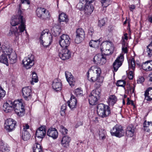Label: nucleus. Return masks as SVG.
Listing matches in <instances>:
<instances>
[{
	"label": "nucleus",
	"instance_id": "1",
	"mask_svg": "<svg viewBox=\"0 0 152 152\" xmlns=\"http://www.w3.org/2000/svg\"><path fill=\"white\" fill-rule=\"evenodd\" d=\"M102 72L100 68L98 66H91L88 72L87 77L88 78L90 77V81L92 82H95L97 79L100 77Z\"/></svg>",
	"mask_w": 152,
	"mask_h": 152
},
{
	"label": "nucleus",
	"instance_id": "2",
	"mask_svg": "<svg viewBox=\"0 0 152 152\" xmlns=\"http://www.w3.org/2000/svg\"><path fill=\"white\" fill-rule=\"evenodd\" d=\"M39 39L41 44L43 46L47 47L52 41V36L48 30L46 29L42 32Z\"/></svg>",
	"mask_w": 152,
	"mask_h": 152
},
{
	"label": "nucleus",
	"instance_id": "3",
	"mask_svg": "<svg viewBox=\"0 0 152 152\" xmlns=\"http://www.w3.org/2000/svg\"><path fill=\"white\" fill-rule=\"evenodd\" d=\"M25 22V20L23 18V16H20V17L15 16L12 17L10 23L12 26H16V25L20 23V25L18 26V28H20V31H23L25 29L24 24Z\"/></svg>",
	"mask_w": 152,
	"mask_h": 152
},
{
	"label": "nucleus",
	"instance_id": "4",
	"mask_svg": "<svg viewBox=\"0 0 152 152\" xmlns=\"http://www.w3.org/2000/svg\"><path fill=\"white\" fill-rule=\"evenodd\" d=\"M97 108V114L101 118H106L107 117L110 113L109 107L103 104H99Z\"/></svg>",
	"mask_w": 152,
	"mask_h": 152
},
{
	"label": "nucleus",
	"instance_id": "5",
	"mask_svg": "<svg viewBox=\"0 0 152 152\" xmlns=\"http://www.w3.org/2000/svg\"><path fill=\"white\" fill-rule=\"evenodd\" d=\"M13 109L19 116H22L25 113L23 103L19 100L15 101L13 103Z\"/></svg>",
	"mask_w": 152,
	"mask_h": 152
},
{
	"label": "nucleus",
	"instance_id": "6",
	"mask_svg": "<svg viewBox=\"0 0 152 152\" xmlns=\"http://www.w3.org/2000/svg\"><path fill=\"white\" fill-rule=\"evenodd\" d=\"M110 133L112 136L118 137H121L124 136L125 132L122 127L117 124L115 125L110 130Z\"/></svg>",
	"mask_w": 152,
	"mask_h": 152
},
{
	"label": "nucleus",
	"instance_id": "7",
	"mask_svg": "<svg viewBox=\"0 0 152 152\" xmlns=\"http://www.w3.org/2000/svg\"><path fill=\"white\" fill-rule=\"evenodd\" d=\"M34 56L32 54L30 53L23 60V63L24 66L26 69H29L34 65Z\"/></svg>",
	"mask_w": 152,
	"mask_h": 152
},
{
	"label": "nucleus",
	"instance_id": "8",
	"mask_svg": "<svg viewBox=\"0 0 152 152\" xmlns=\"http://www.w3.org/2000/svg\"><path fill=\"white\" fill-rule=\"evenodd\" d=\"M16 124V122L15 120L9 118L5 121L4 124L5 129L8 132H12L15 128Z\"/></svg>",
	"mask_w": 152,
	"mask_h": 152
},
{
	"label": "nucleus",
	"instance_id": "9",
	"mask_svg": "<svg viewBox=\"0 0 152 152\" xmlns=\"http://www.w3.org/2000/svg\"><path fill=\"white\" fill-rule=\"evenodd\" d=\"M100 93V91L97 90L92 91L91 95L88 97V101L90 105H93L96 104Z\"/></svg>",
	"mask_w": 152,
	"mask_h": 152
},
{
	"label": "nucleus",
	"instance_id": "10",
	"mask_svg": "<svg viewBox=\"0 0 152 152\" xmlns=\"http://www.w3.org/2000/svg\"><path fill=\"white\" fill-rule=\"evenodd\" d=\"M37 16L43 19H46L50 17L48 11L44 8H38L36 10Z\"/></svg>",
	"mask_w": 152,
	"mask_h": 152
},
{
	"label": "nucleus",
	"instance_id": "11",
	"mask_svg": "<svg viewBox=\"0 0 152 152\" xmlns=\"http://www.w3.org/2000/svg\"><path fill=\"white\" fill-rule=\"evenodd\" d=\"M59 42L61 47L66 48L70 44V38L68 35L63 34L61 36Z\"/></svg>",
	"mask_w": 152,
	"mask_h": 152
},
{
	"label": "nucleus",
	"instance_id": "12",
	"mask_svg": "<svg viewBox=\"0 0 152 152\" xmlns=\"http://www.w3.org/2000/svg\"><path fill=\"white\" fill-rule=\"evenodd\" d=\"M124 60V55L123 54H121L113 63V71L116 72L117 71L118 68L122 65Z\"/></svg>",
	"mask_w": 152,
	"mask_h": 152
},
{
	"label": "nucleus",
	"instance_id": "13",
	"mask_svg": "<svg viewBox=\"0 0 152 152\" xmlns=\"http://www.w3.org/2000/svg\"><path fill=\"white\" fill-rule=\"evenodd\" d=\"M106 56L105 54H98L94 57V61L97 64L103 65L106 62Z\"/></svg>",
	"mask_w": 152,
	"mask_h": 152
},
{
	"label": "nucleus",
	"instance_id": "14",
	"mask_svg": "<svg viewBox=\"0 0 152 152\" xmlns=\"http://www.w3.org/2000/svg\"><path fill=\"white\" fill-rule=\"evenodd\" d=\"M85 32L81 28H78L76 31V38L75 40V43H80L85 37Z\"/></svg>",
	"mask_w": 152,
	"mask_h": 152
},
{
	"label": "nucleus",
	"instance_id": "15",
	"mask_svg": "<svg viewBox=\"0 0 152 152\" xmlns=\"http://www.w3.org/2000/svg\"><path fill=\"white\" fill-rule=\"evenodd\" d=\"M59 56L62 60L68 59L71 57V52L66 48L59 50Z\"/></svg>",
	"mask_w": 152,
	"mask_h": 152
},
{
	"label": "nucleus",
	"instance_id": "16",
	"mask_svg": "<svg viewBox=\"0 0 152 152\" xmlns=\"http://www.w3.org/2000/svg\"><path fill=\"white\" fill-rule=\"evenodd\" d=\"M30 86H27L22 88V94L26 100L30 99L31 97V90Z\"/></svg>",
	"mask_w": 152,
	"mask_h": 152
},
{
	"label": "nucleus",
	"instance_id": "17",
	"mask_svg": "<svg viewBox=\"0 0 152 152\" xmlns=\"http://www.w3.org/2000/svg\"><path fill=\"white\" fill-rule=\"evenodd\" d=\"M46 134L45 126H42L38 128L36 132V136L38 137L41 139L43 138Z\"/></svg>",
	"mask_w": 152,
	"mask_h": 152
},
{
	"label": "nucleus",
	"instance_id": "18",
	"mask_svg": "<svg viewBox=\"0 0 152 152\" xmlns=\"http://www.w3.org/2000/svg\"><path fill=\"white\" fill-rule=\"evenodd\" d=\"M13 103L12 101H7L3 104V110L6 113L11 112L13 110Z\"/></svg>",
	"mask_w": 152,
	"mask_h": 152
},
{
	"label": "nucleus",
	"instance_id": "19",
	"mask_svg": "<svg viewBox=\"0 0 152 152\" xmlns=\"http://www.w3.org/2000/svg\"><path fill=\"white\" fill-rule=\"evenodd\" d=\"M3 54L6 56H9L13 52L12 49L10 47L9 44L4 43L3 45L1 48Z\"/></svg>",
	"mask_w": 152,
	"mask_h": 152
},
{
	"label": "nucleus",
	"instance_id": "20",
	"mask_svg": "<svg viewBox=\"0 0 152 152\" xmlns=\"http://www.w3.org/2000/svg\"><path fill=\"white\" fill-rule=\"evenodd\" d=\"M65 75L66 80L69 85L71 86H74L75 83V81L74 77L71 73L66 71L65 72Z\"/></svg>",
	"mask_w": 152,
	"mask_h": 152
},
{
	"label": "nucleus",
	"instance_id": "21",
	"mask_svg": "<svg viewBox=\"0 0 152 152\" xmlns=\"http://www.w3.org/2000/svg\"><path fill=\"white\" fill-rule=\"evenodd\" d=\"M52 88L56 91H60L62 89V84L59 80L55 79L53 83Z\"/></svg>",
	"mask_w": 152,
	"mask_h": 152
},
{
	"label": "nucleus",
	"instance_id": "22",
	"mask_svg": "<svg viewBox=\"0 0 152 152\" xmlns=\"http://www.w3.org/2000/svg\"><path fill=\"white\" fill-rule=\"evenodd\" d=\"M23 32L21 31H20V28H17L16 26H12L11 27L7 35L8 36H12L13 35L17 36L19 35L20 33Z\"/></svg>",
	"mask_w": 152,
	"mask_h": 152
},
{
	"label": "nucleus",
	"instance_id": "23",
	"mask_svg": "<svg viewBox=\"0 0 152 152\" xmlns=\"http://www.w3.org/2000/svg\"><path fill=\"white\" fill-rule=\"evenodd\" d=\"M47 135L54 139H56L58 136V133L56 129L55 128H50L48 129L47 132Z\"/></svg>",
	"mask_w": 152,
	"mask_h": 152
},
{
	"label": "nucleus",
	"instance_id": "24",
	"mask_svg": "<svg viewBox=\"0 0 152 152\" xmlns=\"http://www.w3.org/2000/svg\"><path fill=\"white\" fill-rule=\"evenodd\" d=\"M67 103L68 106L71 109L75 108L76 107L77 105L76 99L74 96H71L70 100L67 102Z\"/></svg>",
	"mask_w": 152,
	"mask_h": 152
},
{
	"label": "nucleus",
	"instance_id": "25",
	"mask_svg": "<svg viewBox=\"0 0 152 152\" xmlns=\"http://www.w3.org/2000/svg\"><path fill=\"white\" fill-rule=\"evenodd\" d=\"M85 13L87 15L91 14L94 10V7L91 4L86 3L84 8Z\"/></svg>",
	"mask_w": 152,
	"mask_h": 152
},
{
	"label": "nucleus",
	"instance_id": "26",
	"mask_svg": "<svg viewBox=\"0 0 152 152\" xmlns=\"http://www.w3.org/2000/svg\"><path fill=\"white\" fill-rule=\"evenodd\" d=\"M135 131V128L132 124L129 125L127 128L126 134L129 137H132L134 135Z\"/></svg>",
	"mask_w": 152,
	"mask_h": 152
},
{
	"label": "nucleus",
	"instance_id": "27",
	"mask_svg": "<svg viewBox=\"0 0 152 152\" xmlns=\"http://www.w3.org/2000/svg\"><path fill=\"white\" fill-rule=\"evenodd\" d=\"M71 141L70 137L67 135L64 136L61 140V144L64 147H67L69 145Z\"/></svg>",
	"mask_w": 152,
	"mask_h": 152
},
{
	"label": "nucleus",
	"instance_id": "28",
	"mask_svg": "<svg viewBox=\"0 0 152 152\" xmlns=\"http://www.w3.org/2000/svg\"><path fill=\"white\" fill-rule=\"evenodd\" d=\"M145 98L148 101L152 100V87L149 88L145 92Z\"/></svg>",
	"mask_w": 152,
	"mask_h": 152
},
{
	"label": "nucleus",
	"instance_id": "29",
	"mask_svg": "<svg viewBox=\"0 0 152 152\" xmlns=\"http://www.w3.org/2000/svg\"><path fill=\"white\" fill-rule=\"evenodd\" d=\"M0 150L2 152H8L10 151V148L7 144L1 140L0 141Z\"/></svg>",
	"mask_w": 152,
	"mask_h": 152
},
{
	"label": "nucleus",
	"instance_id": "30",
	"mask_svg": "<svg viewBox=\"0 0 152 152\" xmlns=\"http://www.w3.org/2000/svg\"><path fill=\"white\" fill-rule=\"evenodd\" d=\"M112 45V43L110 42H103L100 46V49L102 52L104 51L108 47Z\"/></svg>",
	"mask_w": 152,
	"mask_h": 152
},
{
	"label": "nucleus",
	"instance_id": "31",
	"mask_svg": "<svg viewBox=\"0 0 152 152\" xmlns=\"http://www.w3.org/2000/svg\"><path fill=\"white\" fill-rule=\"evenodd\" d=\"M8 56L11 64H13L16 63L17 60V57L16 53L15 52L12 53Z\"/></svg>",
	"mask_w": 152,
	"mask_h": 152
},
{
	"label": "nucleus",
	"instance_id": "32",
	"mask_svg": "<svg viewBox=\"0 0 152 152\" xmlns=\"http://www.w3.org/2000/svg\"><path fill=\"white\" fill-rule=\"evenodd\" d=\"M104 78L103 77H100L99 79H97L95 81L96 83L94 85V87L96 88L95 90H97L99 91H100L98 89L101 86V84L103 83Z\"/></svg>",
	"mask_w": 152,
	"mask_h": 152
},
{
	"label": "nucleus",
	"instance_id": "33",
	"mask_svg": "<svg viewBox=\"0 0 152 152\" xmlns=\"http://www.w3.org/2000/svg\"><path fill=\"white\" fill-rule=\"evenodd\" d=\"M117 101L116 97L114 95H112L109 97L108 102L109 104L112 106Z\"/></svg>",
	"mask_w": 152,
	"mask_h": 152
},
{
	"label": "nucleus",
	"instance_id": "34",
	"mask_svg": "<svg viewBox=\"0 0 152 152\" xmlns=\"http://www.w3.org/2000/svg\"><path fill=\"white\" fill-rule=\"evenodd\" d=\"M59 19L60 22H65L66 23L68 22L69 21L67 16L64 13H62L59 15Z\"/></svg>",
	"mask_w": 152,
	"mask_h": 152
},
{
	"label": "nucleus",
	"instance_id": "35",
	"mask_svg": "<svg viewBox=\"0 0 152 152\" xmlns=\"http://www.w3.org/2000/svg\"><path fill=\"white\" fill-rule=\"evenodd\" d=\"M22 137L24 141H27L29 140L31 137V135L28 131H22Z\"/></svg>",
	"mask_w": 152,
	"mask_h": 152
},
{
	"label": "nucleus",
	"instance_id": "36",
	"mask_svg": "<svg viewBox=\"0 0 152 152\" xmlns=\"http://www.w3.org/2000/svg\"><path fill=\"white\" fill-rule=\"evenodd\" d=\"M0 62L5 64L6 65H8V60L7 56L2 54L0 56Z\"/></svg>",
	"mask_w": 152,
	"mask_h": 152
},
{
	"label": "nucleus",
	"instance_id": "37",
	"mask_svg": "<svg viewBox=\"0 0 152 152\" xmlns=\"http://www.w3.org/2000/svg\"><path fill=\"white\" fill-rule=\"evenodd\" d=\"M114 47L113 44L112 45H110L109 47H108L106 50L104 51V54L107 56L112 54L113 52Z\"/></svg>",
	"mask_w": 152,
	"mask_h": 152
},
{
	"label": "nucleus",
	"instance_id": "38",
	"mask_svg": "<svg viewBox=\"0 0 152 152\" xmlns=\"http://www.w3.org/2000/svg\"><path fill=\"white\" fill-rule=\"evenodd\" d=\"M129 63V68L130 69L134 71L135 69V62L134 58H132L131 59H129L128 61Z\"/></svg>",
	"mask_w": 152,
	"mask_h": 152
},
{
	"label": "nucleus",
	"instance_id": "39",
	"mask_svg": "<svg viewBox=\"0 0 152 152\" xmlns=\"http://www.w3.org/2000/svg\"><path fill=\"white\" fill-rule=\"evenodd\" d=\"M100 43V41L99 39L96 40H91L89 42V45L90 47L96 48L98 47Z\"/></svg>",
	"mask_w": 152,
	"mask_h": 152
},
{
	"label": "nucleus",
	"instance_id": "40",
	"mask_svg": "<svg viewBox=\"0 0 152 152\" xmlns=\"http://www.w3.org/2000/svg\"><path fill=\"white\" fill-rule=\"evenodd\" d=\"M33 150V152H43L41 146L38 143L35 144Z\"/></svg>",
	"mask_w": 152,
	"mask_h": 152
},
{
	"label": "nucleus",
	"instance_id": "41",
	"mask_svg": "<svg viewBox=\"0 0 152 152\" xmlns=\"http://www.w3.org/2000/svg\"><path fill=\"white\" fill-rule=\"evenodd\" d=\"M38 80L37 74L34 72H32V81L31 83L32 84H34L33 83H37Z\"/></svg>",
	"mask_w": 152,
	"mask_h": 152
},
{
	"label": "nucleus",
	"instance_id": "42",
	"mask_svg": "<svg viewBox=\"0 0 152 152\" xmlns=\"http://www.w3.org/2000/svg\"><path fill=\"white\" fill-rule=\"evenodd\" d=\"M147 48L148 55V56L151 57L152 55V44H150L147 46Z\"/></svg>",
	"mask_w": 152,
	"mask_h": 152
},
{
	"label": "nucleus",
	"instance_id": "43",
	"mask_svg": "<svg viewBox=\"0 0 152 152\" xmlns=\"http://www.w3.org/2000/svg\"><path fill=\"white\" fill-rule=\"evenodd\" d=\"M126 84V81L124 80H120L117 81L116 83L118 86H121L124 87Z\"/></svg>",
	"mask_w": 152,
	"mask_h": 152
},
{
	"label": "nucleus",
	"instance_id": "44",
	"mask_svg": "<svg viewBox=\"0 0 152 152\" xmlns=\"http://www.w3.org/2000/svg\"><path fill=\"white\" fill-rule=\"evenodd\" d=\"M151 125V126H152V122H147L146 121H144L143 124V127L145 128V130L147 132H148L149 130V129H148L147 128L149 126Z\"/></svg>",
	"mask_w": 152,
	"mask_h": 152
},
{
	"label": "nucleus",
	"instance_id": "45",
	"mask_svg": "<svg viewBox=\"0 0 152 152\" xmlns=\"http://www.w3.org/2000/svg\"><path fill=\"white\" fill-rule=\"evenodd\" d=\"M60 131L61 133L63 135H66L67 133V129L63 126L61 125L60 126Z\"/></svg>",
	"mask_w": 152,
	"mask_h": 152
},
{
	"label": "nucleus",
	"instance_id": "46",
	"mask_svg": "<svg viewBox=\"0 0 152 152\" xmlns=\"http://www.w3.org/2000/svg\"><path fill=\"white\" fill-rule=\"evenodd\" d=\"M123 43H122V50L123 52L124 53H127V45H125V40L124 39H122Z\"/></svg>",
	"mask_w": 152,
	"mask_h": 152
},
{
	"label": "nucleus",
	"instance_id": "47",
	"mask_svg": "<svg viewBox=\"0 0 152 152\" xmlns=\"http://www.w3.org/2000/svg\"><path fill=\"white\" fill-rule=\"evenodd\" d=\"M148 62L149 61H147L142 64V68L144 70L147 71H149Z\"/></svg>",
	"mask_w": 152,
	"mask_h": 152
},
{
	"label": "nucleus",
	"instance_id": "48",
	"mask_svg": "<svg viewBox=\"0 0 152 152\" xmlns=\"http://www.w3.org/2000/svg\"><path fill=\"white\" fill-rule=\"evenodd\" d=\"M75 93L77 96H81L83 94V91L80 88H77L75 90Z\"/></svg>",
	"mask_w": 152,
	"mask_h": 152
},
{
	"label": "nucleus",
	"instance_id": "49",
	"mask_svg": "<svg viewBox=\"0 0 152 152\" xmlns=\"http://www.w3.org/2000/svg\"><path fill=\"white\" fill-rule=\"evenodd\" d=\"M111 1L112 0H102L101 2L104 6L106 7L110 4Z\"/></svg>",
	"mask_w": 152,
	"mask_h": 152
},
{
	"label": "nucleus",
	"instance_id": "50",
	"mask_svg": "<svg viewBox=\"0 0 152 152\" xmlns=\"http://www.w3.org/2000/svg\"><path fill=\"white\" fill-rule=\"evenodd\" d=\"M84 4L83 3L81 2H80L77 5L76 7L79 10H84Z\"/></svg>",
	"mask_w": 152,
	"mask_h": 152
},
{
	"label": "nucleus",
	"instance_id": "51",
	"mask_svg": "<svg viewBox=\"0 0 152 152\" xmlns=\"http://www.w3.org/2000/svg\"><path fill=\"white\" fill-rule=\"evenodd\" d=\"M5 94V91L3 90L1 87H0V100L4 97Z\"/></svg>",
	"mask_w": 152,
	"mask_h": 152
},
{
	"label": "nucleus",
	"instance_id": "52",
	"mask_svg": "<svg viewBox=\"0 0 152 152\" xmlns=\"http://www.w3.org/2000/svg\"><path fill=\"white\" fill-rule=\"evenodd\" d=\"M128 78L130 80H132L134 77V73L133 71H130L128 74Z\"/></svg>",
	"mask_w": 152,
	"mask_h": 152
},
{
	"label": "nucleus",
	"instance_id": "53",
	"mask_svg": "<svg viewBox=\"0 0 152 152\" xmlns=\"http://www.w3.org/2000/svg\"><path fill=\"white\" fill-rule=\"evenodd\" d=\"M67 108V105L66 104H63L61 107V111L63 112V115L64 114L65 110Z\"/></svg>",
	"mask_w": 152,
	"mask_h": 152
},
{
	"label": "nucleus",
	"instance_id": "54",
	"mask_svg": "<svg viewBox=\"0 0 152 152\" xmlns=\"http://www.w3.org/2000/svg\"><path fill=\"white\" fill-rule=\"evenodd\" d=\"M105 21L104 19H101L99 20L98 25L99 26L101 27L105 24Z\"/></svg>",
	"mask_w": 152,
	"mask_h": 152
},
{
	"label": "nucleus",
	"instance_id": "55",
	"mask_svg": "<svg viewBox=\"0 0 152 152\" xmlns=\"http://www.w3.org/2000/svg\"><path fill=\"white\" fill-rule=\"evenodd\" d=\"M19 8L18 12V15H17L16 16H18L19 17H20V16H23L22 15H23V12L20 9L21 4H19Z\"/></svg>",
	"mask_w": 152,
	"mask_h": 152
},
{
	"label": "nucleus",
	"instance_id": "56",
	"mask_svg": "<svg viewBox=\"0 0 152 152\" xmlns=\"http://www.w3.org/2000/svg\"><path fill=\"white\" fill-rule=\"evenodd\" d=\"M144 81V78L142 77H141L139 78L137 80V83H141Z\"/></svg>",
	"mask_w": 152,
	"mask_h": 152
},
{
	"label": "nucleus",
	"instance_id": "57",
	"mask_svg": "<svg viewBox=\"0 0 152 152\" xmlns=\"http://www.w3.org/2000/svg\"><path fill=\"white\" fill-rule=\"evenodd\" d=\"M94 32V30L92 28H90L89 30L88 33L89 35L91 36L92 37V35Z\"/></svg>",
	"mask_w": 152,
	"mask_h": 152
},
{
	"label": "nucleus",
	"instance_id": "58",
	"mask_svg": "<svg viewBox=\"0 0 152 152\" xmlns=\"http://www.w3.org/2000/svg\"><path fill=\"white\" fill-rule=\"evenodd\" d=\"M23 128L22 131H27V130L29 128V126L27 124H26L25 125L23 126Z\"/></svg>",
	"mask_w": 152,
	"mask_h": 152
},
{
	"label": "nucleus",
	"instance_id": "59",
	"mask_svg": "<svg viewBox=\"0 0 152 152\" xmlns=\"http://www.w3.org/2000/svg\"><path fill=\"white\" fill-rule=\"evenodd\" d=\"M149 71L152 70V61H149L148 62Z\"/></svg>",
	"mask_w": 152,
	"mask_h": 152
},
{
	"label": "nucleus",
	"instance_id": "60",
	"mask_svg": "<svg viewBox=\"0 0 152 152\" xmlns=\"http://www.w3.org/2000/svg\"><path fill=\"white\" fill-rule=\"evenodd\" d=\"M21 1L22 4L26 3L28 4H30V2L29 0H21Z\"/></svg>",
	"mask_w": 152,
	"mask_h": 152
},
{
	"label": "nucleus",
	"instance_id": "61",
	"mask_svg": "<svg viewBox=\"0 0 152 152\" xmlns=\"http://www.w3.org/2000/svg\"><path fill=\"white\" fill-rule=\"evenodd\" d=\"M99 137L102 139H104L105 137V136L104 134H102L100 132H99Z\"/></svg>",
	"mask_w": 152,
	"mask_h": 152
},
{
	"label": "nucleus",
	"instance_id": "62",
	"mask_svg": "<svg viewBox=\"0 0 152 152\" xmlns=\"http://www.w3.org/2000/svg\"><path fill=\"white\" fill-rule=\"evenodd\" d=\"M130 10L131 11H133V10L135 9V7L134 5H131L129 6Z\"/></svg>",
	"mask_w": 152,
	"mask_h": 152
},
{
	"label": "nucleus",
	"instance_id": "63",
	"mask_svg": "<svg viewBox=\"0 0 152 152\" xmlns=\"http://www.w3.org/2000/svg\"><path fill=\"white\" fill-rule=\"evenodd\" d=\"M124 39L127 40L128 39V37H127V33H125L124 34V38L123 37L122 38V41L123 42L122 39Z\"/></svg>",
	"mask_w": 152,
	"mask_h": 152
},
{
	"label": "nucleus",
	"instance_id": "64",
	"mask_svg": "<svg viewBox=\"0 0 152 152\" xmlns=\"http://www.w3.org/2000/svg\"><path fill=\"white\" fill-rule=\"evenodd\" d=\"M86 3H87L90 4L92 3L93 1H94V0H86Z\"/></svg>",
	"mask_w": 152,
	"mask_h": 152
}]
</instances>
